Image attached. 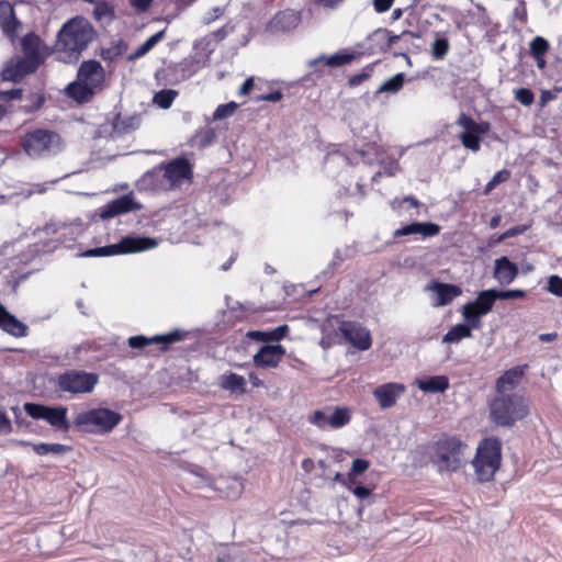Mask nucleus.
Listing matches in <instances>:
<instances>
[{"label":"nucleus","instance_id":"nucleus-38","mask_svg":"<svg viewBox=\"0 0 562 562\" xmlns=\"http://www.w3.org/2000/svg\"><path fill=\"white\" fill-rule=\"evenodd\" d=\"M450 45L447 38L439 37L431 44V54L435 59H442L449 52Z\"/></svg>","mask_w":562,"mask_h":562},{"label":"nucleus","instance_id":"nucleus-58","mask_svg":"<svg viewBox=\"0 0 562 562\" xmlns=\"http://www.w3.org/2000/svg\"><path fill=\"white\" fill-rule=\"evenodd\" d=\"M151 2L153 0H131L132 5L139 11H146Z\"/></svg>","mask_w":562,"mask_h":562},{"label":"nucleus","instance_id":"nucleus-31","mask_svg":"<svg viewBox=\"0 0 562 562\" xmlns=\"http://www.w3.org/2000/svg\"><path fill=\"white\" fill-rule=\"evenodd\" d=\"M140 125L139 115H117L113 122V134L125 135L136 131Z\"/></svg>","mask_w":562,"mask_h":562},{"label":"nucleus","instance_id":"nucleus-45","mask_svg":"<svg viewBox=\"0 0 562 562\" xmlns=\"http://www.w3.org/2000/svg\"><path fill=\"white\" fill-rule=\"evenodd\" d=\"M372 71L373 67L367 66L360 74L353 75L352 77L349 78V86L357 87L361 85L363 81L370 78Z\"/></svg>","mask_w":562,"mask_h":562},{"label":"nucleus","instance_id":"nucleus-61","mask_svg":"<svg viewBox=\"0 0 562 562\" xmlns=\"http://www.w3.org/2000/svg\"><path fill=\"white\" fill-rule=\"evenodd\" d=\"M557 337H558L557 333H547V334H540L538 338L540 341L549 342V341L555 340Z\"/></svg>","mask_w":562,"mask_h":562},{"label":"nucleus","instance_id":"nucleus-46","mask_svg":"<svg viewBox=\"0 0 562 562\" xmlns=\"http://www.w3.org/2000/svg\"><path fill=\"white\" fill-rule=\"evenodd\" d=\"M526 292L522 290H505V291H497L496 290V297L497 300H518L525 297Z\"/></svg>","mask_w":562,"mask_h":562},{"label":"nucleus","instance_id":"nucleus-52","mask_svg":"<svg viewBox=\"0 0 562 562\" xmlns=\"http://www.w3.org/2000/svg\"><path fill=\"white\" fill-rule=\"evenodd\" d=\"M23 94L22 89H11L5 91H0V100L9 101V100H18L21 99Z\"/></svg>","mask_w":562,"mask_h":562},{"label":"nucleus","instance_id":"nucleus-62","mask_svg":"<svg viewBox=\"0 0 562 562\" xmlns=\"http://www.w3.org/2000/svg\"><path fill=\"white\" fill-rule=\"evenodd\" d=\"M301 467L305 472L310 473L314 469V462L312 459L306 458L302 461Z\"/></svg>","mask_w":562,"mask_h":562},{"label":"nucleus","instance_id":"nucleus-10","mask_svg":"<svg viewBox=\"0 0 562 562\" xmlns=\"http://www.w3.org/2000/svg\"><path fill=\"white\" fill-rule=\"evenodd\" d=\"M25 413L34 419H43L58 431L67 432L70 423L67 419L68 409L65 406H46L36 403H25Z\"/></svg>","mask_w":562,"mask_h":562},{"label":"nucleus","instance_id":"nucleus-42","mask_svg":"<svg viewBox=\"0 0 562 562\" xmlns=\"http://www.w3.org/2000/svg\"><path fill=\"white\" fill-rule=\"evenodd\" d=\"M370 462L364 459H355L348 473V481L356 484L355 476L363 473L369 469Z\"/></svg>","mask_w":562,"mask_h":562},{"label":"nucleus","instance_id":"nucleus-24","mask_svg":"<svg viewBox=\"0 0 562 562\" xmlns=\"http://www.w3.org/2000/svg\"><path fill=\"white\" fill-rule=\"evenodd\" d=\"M518 276L517 266L507 257H501L495 260L493 277L501 285L510 284Z\"/></svg>","mask_w":562,"mask_h":562},{"label":"nucleus","instance_id":"nucleus-39","mask_svg":"<svg viewBox=\"0 0 562 562\" xmlns=\"http://www.w3.org/2000/svg\"><path fill=\"white\" fill-rule=\"evenodd\" d=\"M532 57L544 56L549 49V43L541 36H536L529 44Z\"/></svg>","mask_w":562,"mask_h":562},{"label":"nucleus","instance_id":"nucleus-48","mask_svg":"<svg viewBox=\"0 0 562 562\" xmlns=\"http://www.w3.org/2000/svg\"><path fill=\"white\" fill-rule=\"evenodd\" d=\"M348 488L352 492V494L359 499V501H366L371 497L372 491L371 488L367 486H353L349 485Z\"/></svg>","mask_w":562,"mask_h":562},{"label":"nucleus","instance_id":"nucleus-41","mask_svg":"<svg viewBox=\"0 0 562 562\" xmlns=\"http://www.w3.org/2000/svg\"><path fill=\"white\" fill-rule=\"evenodd\" d=\"M237 103L232 101L226 104H220L213 113V121H220L234 114Z\"/></svg>","mask_w":562,"mask_h":562},{"label":"nucleus","instance_id":"nucleus-64","mask_svg":"<svg viewBox=\"0 0 562 562\" xmlns=\"http://www.w3.org/2000/svg\"><path fill=\"white\" fill-rule=\"evenodd\" d=\"M342 0H318V2L325 8H335Z\"/></svg>","mask_w":562,"mask_h":562},{"label":"nucleus","instance_id":"nucleus-12","mask_svg":"<svg viewBox=\"0 0 562 562\" xmlns=\"http://www.w3.org/2000/svg\"><path fill=\"white\" fill-rule=\"evenodd\" d=\"M496 300V290L490 289L481 291L474 302H469L463 305L462 315L464 319L468 321L474 329L481 328L480 317L492 311Z\"/></svg>","mask_w":562,"mask_h":562},{"label":"nucleus","instance_id":"nucleus-51","mask_svg":"<svg viewBox=\"0 0 562 562\" xmlns=\"http://www.w3.org/2000/svg\"><path fill=\"white\" fill-rule=\"evenodd\" d=\"M373 36H379L385 41V49L390 48L400 38L398 35H390L386 30H379L373 34Z\"/></svg>","mask_w":562,"mask_h":562},{"label":"nucleus","instance_id":"nucleus-40","mask_svg":"<svg viewBox=\"0 0 562 562\" xmlns=\"http://www.w3.org/2000/svg\"><path fill=\"white\" fill-rule=\"evenodd\" d=\"M510 178V172L507 169H502L497 171L493 178L487 182V184L484 188V194H488L498 186L499 183H503L507 181Z\"/></svg>","mask_w":562,"mask_h":562},{"label":"nucleus","instance_id":"nucleus-28","mask_svg":"<svg viewBox=\"0 0 562 562\" xmlns=\"http://www.w3.org/2000/svg\"><path fill=\"white\" fill-rule=\"evenodd\" d=\"M415 384L426 393H441L449 387V380L445 375H435L428 379H417Z\"/></svg>","mask_w":562,"mask_h":562},{"label":"nucleus","instance_id":"nucleus-29","mask_svg":"<svg viewBox=\"0 0 562 562\" xmlns=\"http://www.w3.org/2000/svg\"><path fill=\"white\" fill-rule=\"evenodd\" d=\"M218 385L231 393L244 394L246 392V379L233 372L221 375Z\"/></svg>","mask_w":562,"mask_h":562},{"label":"nucleus","instance_id":"nucleus-47","mask_svg":"<svg viewBox=\"0 0 562 562\" xmlns=\"http://www.w3.org/2000/svg\"><path fill=\"white\" fill-rule=\"evenodd\" d=\"M548 291L562 297V278L559 276H551L548 280Z\"/></svg>","mask_w":562,"mask_h":562},{"label":"nucleus","instance_id":"nucleus-53","mask_svg":"<svg viewBox=\"0 0 562 562\" xmlns=\"http://www.w3.org/2000/svg\"><path fill=\"white\" fill-rule=\"evenodd\" d=\"M247 337L256 340V341H265L270 342V331H260V330H252L247 333Z\"/></svg>","mask_w":562,"mask_h":562},{"label":"nucleus","instance_id":"nucleus-7","mask_svg":"<svg viewBox=\"0 0 562 562\" xmlns=\"http://www.w3.org/2000/svg\"><path fill=\"white\" fill-rule=\"evenodd\" d=\"M122 419L123 417L120 413L100 407L78 413L74 419V425L86 432L109 434Z\"/></svg>","mask_w":562,"mask_h":562},{"label":"nucleus","instance_id":"nucleus-33","mask_svg":"<svg viewBox=\"0 0 562 562\" xmlns=\"http://www.w3.org/2000/svg\"><path fill=\"white\" fill-rule=\"evenodd\" d=\"M166 31H159L156 34L151 35L149 38H147L139 47L135 49L134 53H132L128 56L130 60L137 59L144 55H146L151 48H154L164 37H165Z\"/></svg>","mask_w":562,"mask_h":562},{"label":"nucleus","instance_id":"nucleus-49","mask_svg":"<svg viewBox=\"0 0 562 562\" xmlns=\"http://www.w3.org/2000/svg\"><path fill=\"white\" fill-rule=\"evenodd\" d=\"M404 203H407L409 205V207H418L420 205V203L417 199L408 195L402 200L395 199L394 201L391 202V206L393 210H398L402 207V204H404Z\"/></svg>","mask_w":562,"mask_h":562},{"label":"nucleus","instance_id":"nucleus-22","mask_svg":"<svg viewBox=\"0 0 562 562\" xmlns=\"http://www.w3.org/2000/svg\"><path fill=\"white\" fill-rule=\"evenodd\" d=\"M301 18L295 11H283L279 12L273 16V19L269 22L267 30L271 34H277L279 32H290L294 30L300 24Z\"/></svg>","mask_w":562,"mask_h":562},{"label":"nucleus","instance_id":"nucleus-35","mask_svg":"<svg viewBox=\"0 0 562 562\" xmlns=\"http://www.w3.org/2000/svg\"><path fill=\"white\" fill-rule=\"evenodd\" d=\"M33 451L38 456L46 454H64L70 450L66 445L61 443H32Z\"/></svg>","mask_w":562,"mask_h":562},{"label":"nucleus","instance_id":"nucleus-26","mask_svg":"<svg viewBox=\"0 0 562 562\" xmlns=\"http://www.w3.org/2000/svg\"><path fill=\"white\" fill-rule=\"evenodd\" d=\"M440 232V227L434 223H412L395 231L394 236L423 235L431 237Z\"/></svg>","mask_w":562,"mask_h":562},{"label":"nucleus","instance_id":"nucleus-20","mask_svg":"<svg viewBox=\"0 0 562 562\" xmlns=\"http://www.w3.org/2000/svg\"><path fill=\"white\" fill-rule=\"evenodd\" d=\"M36 69L37 68L27 60L16 57L5 64L1 71V78L3 81L19 82L26 75L34 72Z\"/></svg>","mask_w":562,"mask_h":562},{"label":"nucleus","instance_id":"nucleus-14","mask_svg":"<svg viewBox=\"0 0 562 562\" xmlns=\"http://www.w3.org/2000/svg\"><path fill=\"white\" fill-rule=\"evenodd\" d=\"M351 419V412L347 407H336L333 412L329 411H315L308 420L321 429L327 428H341L349 424Z\"/></svg>","mask_w":562,"mask_h":562},{"label":"nucleus","instance_id":"nucleus-17","mask_svg":"<svg viewBox=\"0 0 562 562\" xmlns=\"http://www.w3.org/2000/svg\"><path fill=\"white\" fill-rule=\"evenodd\" d=\"M425 290L431 293L432 306L439 307L449 304L453 299L461 295L462 290L454 284L432 281Z\"/></svg>","mask_w":562,"mask_h":562},{"label":"nucleus","instance_id":"nucleus-60","mask_svg":"<svg viewBox=\"0 0 562 562\" xmlns=\"http://www.w3.org/2000/svg\"><path fill=\"white\" fill-rule=\"evenodd\" d=\"M216 562H232L231 553L227 550L220 551Z\"/></svg>","mask_w":562,"mask_h":562},{"label":"nucleus","instance_id":"nucleus-32","mask_svg":"<svg viewBox=\"0 0 562 562\" xmlns=\"http://www.w3.org/2000/svg\"><path fill=\"white\" fill-rule=\"evenodd\" d=\"M473 327L470 325L458 324L451 327L448 333L442 337V342L445 344H458L464 338H469L472 336Z\"/></svg>","mask_w":562,"mask_h":562},{"label":"nucleus","instance_id":"nucleus-5","mask_svg":"<svg viewBox=\"0 0 562 562\" xmlns=\"http://www.w3.org/2000/svg\"><path fill=\"white\" fill-rule=\"evenodd\" d=\"M63 147L64 143L59 134L45 128L31 131L22 138V148L32 158L57 155Z\"/></svg>","mask_w":562,"mask_h":562},{"label":"nucleus","instance_id":"nucleus-19","mask_svg":"<svg viewBox=\"0 0 562 562\" xmlns=\"http://www.w3.org/2000/svg\"><path fill=\"white\" fill-rule=\"evenodd\" d=\"M405 392V385L401 383H384L373 391V396L378 401L382 409L390 408L395 405L397 398Z\"/></svg>","mask_w":562,"mask_h":562},{"label":"nucleus","instance_id":"nucleus-34","mask_svg":"<svg viewBox=\"0 0 562 562\" xmlns=\"http://www.w3.org/2000/svg\"><path fill=\"white\" fill-rule=\"evenodd\" d=\"M0 328L14 337H24L27 333V326L20 322L11 313Z\"/></svg>","mask_w":562,"mask_h":562},{"label":"nucleus","instance_id":"nucleus-37","mask_svg":"<svg viewBox=\"0 0 562 562\" xmlns=\"http://www.w3.org/2000/svg\"><path fill=\"white\" fill-rule=\"evenodd\" d=\"M178 95V92L172 89H165L160 90L159 92L155 93L153 98V102L158 105L161 109H169L175 101L176 97Z\"/></svg>","mask_w":562,"mask_h":562},{"label":"nucleus","instance_id":"nucleus-2","mask_svg":"<svg viewBox=\"0 0 562 562\" xmlns=\"http://www.w3.org/2000/svg\"><path fill=\"white\" fill-rule=\"evenodd\" d=\"M193 169L184 157H178L158 168L148 171L142 178V184L150 189H175L184 181L191 182Z\"/></svg>","mask_w":562,"mask_h":562},{"label":"nucleus","instance_id":"nucleus-3","mask_svg":"<svg viewBox=\"0 0 562 562\" xmlns=\"http://www.w3.org/2000/svg\"><path fill=\"white\" fill-rule=\"evenodd\" d=\"M104 69L97 60H85L80 65L77 80L69 83L66 93L78 103L89 102L103 88Z\"/></svg>","mask_w":562,"mask_h":562},{"label":"nucleus","instance_id":"nucleus-9","mask_svg":"<svg viewBox=\"0 0 562 562\" xmlns=\"http://www.w3.org/2000/svg\"><path fill=\"white\" fill-rule=\"evenodd\" d=\"M158 245L156 239L149 237H124L119 244L88 249L82 257H109L120 254L138 252L153 249Z\"/></svg>","mask_w":562,"mask_h":562},{"label":"nucleus","instance_id":"nucleus-15","mask_svg":"<svg viewBox=\"0 0 562 562\" xmlns=\"http://www.w3.org/2000/svg\"><path fill=\"white\" fill-rule=\"evenodd\" d=\"M338 329L344 338L355 348L362 351L371 348V334L362 325L355 322L342 321L340 322Z\"/></svg>","mask_w":562,"mask_h":562},{"label":"nucleus","instance_id":"nucleus-1","mask_svg":"<svg viewBox=\"0 0 562 562\" xmlns=\"http://www.w3.org/2000/svg\"><path fill=\"white\" fill-rule=\"evenodd\" d=\"M91 23L75 16L68 20L57 33L56 50L64 63H75L95 37Z\"/></svg>","mask_w":562,"mask_h":562},{"label":"nucleus","instance_id":"nucleus-23","mask_svg":"<svg viewBox=\"0 0 562 562\" xmlns=\"http://www.w3.org/2000/svg\"><path fill=\"white\" fill-rule=\"evenodd\" d=\"M527 364L514 367L505 371L496 381L497 394H509L521 382Z\"/></svg>","mask_w":562,"mask_h":562},{"label":"nucleus","instance_id":"nucleus-57","mask_svg":"<svg viewBox=\"0 0 562 562\" xmlns=\"http://www.w3.org/2000/svg\"><path fill=\"white\" fill-rule=\"evenodd\" d=\"M12 429L10 419L0 412V432H10Z\"/></svg>","mask_w":562,"mask_h":562},{"label":"nucleus","instance_id":"nucleus-21","mask_svg":"<svg viewBox=\"0 0 562 562\" xmlns=\"http://www.w3.org/2000/svg\"><path fill=\"white\" fill-rule=\"evenodd\" d=\"M285 353L281 345L262 346L254 356V364L258 368H276Z\"/></svg>","mask_w":562,"mask_h":562},{"label":"nucleus","instance_id":"nucleus-11","mask_svg":"<svg viewBox=\"0 0 562 562\" xmlns=\"http://www.w3.org/2000/svg\"><path fill=\"white\" fill-rule=\"evenodd\" d=\"M98 381L99 376L95 373L69 370L58 376L57 386L61 392L86 394L93 391Z\"/></svg>","mask_w":562,"mask_h":562},{"label":"nucleus","instance_id":"nucleus-30","mask_svg":"<svg viewBox=\"0 0 562 562\" xmlns=\"http://www.w3.org/2000/svg\"><path fill=\"white\" fill-rule=\"evenodd\" d=\"M358 54L356 53H337L331 56L321 55L318 58L308 61V66L313 67L323 61L328 67H340L351 63Z\"/></svg>","mask_w":562,"mask_h":562},{"label":"nucleus","instance_id":"nucleus-36","mask_svg":"<svg viewBox=\"0 0 562 562\" xmlns=\"http://www.w3.org/2000/svg\"><path fill=\"white\" fill-rule=\"evenodd\" d=\"M405 76L403 72H398L392 78L385 80L376 90L378 93L381 92H392L395 93L400 91L404 85Z\"/></svg>","mask_w":562,"mask_h":562},{"label":"nucleus","instance_id":"nucleus-59","mask_svg":"<svg viewBox=\"0 0 562 562\" xmlns=\"http://www.w3.org/2000/svg\"><path fill=\"white\" fill-rule=\"evenodd\" d=\"M252 87H254V79L252 78L246 79L239 89V94H243V95L248 94L250 92V90L252 89Z\"/></svg>","mask_w":562,"mask_h":562},{"label":"nucleus","instance_id":"nucleus-55","mask_svg":"<svg viewBox=\"0 0 562 562\" xmlns=\"http://www.w3.org/2000/svg\"><path fill=\"white\" fill-rule=\"evenodd\" d=\"M393 2L394 0H373V7L376 12L382 13L387 11Z\"/></svg>","mask_w":562,"mask_h":562},{"label":"nucleus","instance_id":"nucleus-4","mask_svg":"<svg viewBox=\"0 0 562 562\" xmlns=\"http://www.w3.org/2000/svg\"><path fill=\"white\" fill-rule=\"evenodd\" d=\"M529 413L526 398L518 394H497L490 404V417L498 426L509 427Z\"/></svg>","mask_w":562,"mask_h":562},{"label":"nucleus","instance_id":"nucleus-44","mask_svg":"<svg viewBox=\"0 0 562 562\" xmlns=\"http://www.w3.org/2000/svg\"><path fill=\"white\" fill-rule=\"evenodd\" d=\"M515 99L522 105L529 106L535 102V94L530 89L519 88L514 91Z\"/></svg>","mask_w":562,"mask_h":562},{"label":"nucleus","instance_id":"nucleus-25","mask_svg":"<svg viewBox=\"0 0 562 562\" xmlns=\"http://www.w3.org/2000/svg\"><path fill=\"white\" fill-rule=\"evenodd\" d=\"M21 45L24 53L23 59L37 68L41 64V38L37 35L30 33L22 38Z\"/></svg>","mask_w":562,"mask_h":562},{"label":"nucleus","instance_id":"nucleus-56","mask_svg":"<svg viewBox=\"0 0 562 562\" xmlns=\"http://www.w3.org/2000/svg\"><path fill=\"white\" fill-rule=\"evenodd\" d=\"M282 93L281 91H273L258 97V101H270V102H277L281 100Z\"/></svg>","mask_w":562,"mask_h":562},{"label":"nucleus","instance_id":"nucleus-50","mask_svg":"<svg viewBox=\"0 0 562 562\" xmlns=\"http://www.w3.org/2000/svg\"><path fill=\"white\" fill-rule=\"evenodd\" d=\"M514 18L522 24L527 22V5L525 0H518V5L513 11Z\"/></svg>","mask_w":562,"mask_h":562},{"label":"nucleus","instance_id":"nucleus-63","mask_svg":"<svg viewBox=\"0 0 562 562\" xmlns=\"http://www.w3.org/2000/svg\"><path fill=\"white\" fill-rule=\"evenodd\" d=\"M524 231H525V228H520V227H514V228H510V229L506 231V232L503 234L502 238L513 237V236H515V235H517V234L522 233Z\"/></svg>","mask_w":562,"mask_h":562},{"label":"nucleus","instance_id":"nucleus-27","mask_svg":"<svg viewBox=\"0 0 562 562\" xmlns=\"http://www.w3.org/2000/svg\"><path fill=\"white\" fill-rule=\"evenodd\" d=\"M20 25V22L15 18L14 9L13 7L5 1L0 2V26L3 30V32L10 36H12L18 26Z\"/></svg>","mask_w":562,"mask_h":562},{"label":"nucleus","instance_id":"nucleus-54","mask_svg":"<svg viewBox=\"0 0 562 562\" xmlns=\"http://www.w3.org/2000/svg\"><path fill=\"white\" fill-rule=\"evenodd\" d=\"M288 331H289V327L286 325L277 327L276 329L270 331L271 341L281 340L286 335Z\"/></svg>","mask_w":562,"mask_h":562},{"label":"nucleus","instance_id":"nucleus-18","mask_svg":"<svg viewBox=\"0 0 562 562\" xmlns=\"http://www.w3.org/2000/svg\"><path fill=\"white\" fill-rule=\"evenodd\" d=\"M140 209L142 204L134 200L133 193H128L108 203L101 212V217L104 220L112 218L116 215L138 211Z\"/></svg>","mask_w":562,"mask_h":562},{"label":"nucleus","instance_id":"nucleus-16","mask_svg":"<svg viewBox=\"0 0 562 562\" xmlns=\"http://www.w3.org/2000/svg\"><path fill=\"white\" fill-rule=\"evenodd\" d=\"M184 334L181 330H172L164 335H156L150 338L145 336H133L128 338V346L133 349H143L148 345H160V350L166 351L168 347L183 339Z\"/></svg>","mask_w":562,"mask_h":562},{"label":"nucleus","instance_id":"nucleus-8","mask_svg":"<svg viewBox=\"0 0 562 562\" xmlns=\"http://www.w3.org/2000/svg\"><path fill=\"white\" fill-rule=\"evenodd\" d=\"M465 445L456 437H442L436 442L432 462L440 472H454L462 463Z\"/></svg>","mask_w":562,"mask_h":562},{"label":"nucleus","instance_id":"nucleus-43","mask_svg":"<svg viewBox=\"0 0 562 562\" xmlns=\"http://www.w3.org/2000/svg\"><path fill=\"white\" fill-rule=\"evenodd\" d=\"M113 15V10L111 5L104 1H100L95 3L93 10V16L98 21H102L104 19L111 20Z\"/></svg>","mask_w":562,"mask_h":562},{"label":"nucleus","instance_id":"nucleus-13","mask_svg":"<svg viewBox=\"0 0 562 562\" xmlns=\"http://www.w3.org/2000/svg\"><path fill=\"white\" fill-rule=\"evenodd\" d=\"M456 124L464 130L460 134L462 145L474 153L479 151L481 148V137L490 131V123H477L471 116L461 113Z\"/></svg>","mask_w":562,"mask_h":562},{"label":"nucleus","instance_id":"nucleus-6","mask_svg":"<svg viewBox=\"0 0 562 562\" xmlns=\"http://www.w3.org/2000/svg\"><path fill=\"white\" fill-rule=\"evenodd\" d=\"M502 459V443L497 438L484 439L476 449L472 461L476 477L480 482H490L499 468Z\"/></svg>","mask_w":562,"mask_h":562}]
</instances>
